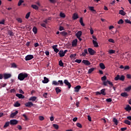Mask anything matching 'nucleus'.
Segmentation results:
<instances>
[{
  "label": "nucleus",
  "mask_w": 131,
  "mask_h": 131,
  "mask_svg": "<svg viewBox=\"0 0 131 131\" xmlns=\"http://www.w3.org/2000/svg\"><path fill=\"white\" fill-rule=\"evenodd\" d=\"M10 122L11 125H16V124H18V121L17 120H11Z\"/></svg>",
  "instance_id": "6e6552de"
},
{
  "label": "nucleus",
  "mask_w": 131,
  "mask_h": 131,
  "mask_svg": "<svg viewBox=\"0 0 131 131\" xmlns=\"http://www.w3.org/2000/svg\"><path fill=\"white\" fill-rule=\"evenodd\" d=\"M88 119L89 121H92V117H91L90 115L88 116Z\"/></svg>",
  "instance_id": "69168bd1"
},
{
  "label": "nucleus",
  "mask_w": 131,
  "mask_h": 131,
  "mask_svg": "<svg viewBox=\"0 0 131 131\" xmlns=\"http://www.w3.org/2000/svg\"><path fill=\"white\" fill-rule=\"evenodd\" d=\"M76 126L80 128H81V127H82V125H81V124H80V123H77Z\"/></svg>",
  "instance_id": "3c124183"
},
{
  "label": "nucleus",
  "mask_w": 131,
  "mask_h": 131,
  "mask_svg": "<svg viewBox=\"0 0 131 131\" xmlns=\"http://www.w3.org/2000/svg\"><path fill=\"white\" fill-rule=\"evenodd\" d=\"M126 77H127V78H128L129 79H131V75H130V74H127Z\"/></svg>",
  "instance_id": "338daca9"
},
{
  "label": "nucleus",
  "mask_w": 131,
  "mask_h": 131,
  "mask_svg": "<svg viewBox=\"0 0 131 131\" xmlns=\"http://www.w3.org/2000/svg\"><path fill=\"white\" fill-rule=\"evenodd\" d=\"M39 119L41 121H42V120H43L45 119V118L42 116H39Z\"/></svg>",
  "instance_id": "5fc2aeb1"
},
{
  "label": "nucleus",
  "mask_w": 131,
  "mask_h": 131,
  "mask_svg": "<svg viewBox=\"0 0 131 131\" xmlns=\"http://www.w3.org/2000/svg\"><path fill=\"white\" fill-rule=\"evenodd\" d=\"M106 89H103L100 91V93L101 95H103V96H106Z\"/></svg>",
  "instance_id": "6ab92c4d"
},
{
  "label": "nucleus",
  "mask_w": 131,
  "mask_h": 131,
  "mask_svg": "<svg viewBox=\"0 0 131 131\" xmlns=\"http://www.w3.org/2000/svg\"><path fill=\"white\" fill-rule=\"evenodd\" d=\"M59 66H60V67H64V63H63V61H62V60H59Z\"/></svg>",
  "instance_id": "e433bc0d"
},
{
  "label": "nucleus",
  "mask_w": 131,
  "mask_h": 131,
  "mask_svg": "<svg viewBox=\"0 0 131 131\" xmlns=\"http://www.w3.org/2000/svg\"><path fill=\"white\" fill-rule=\"evenodd\" d=\"M82 62L84 64V65H86V66H90V65H91V62L88 60H83Z\"/></svg>",
  "instance_id": "9d476101"
},
{
  "label": "nucleus",
  "mask_w": 131,
  "mask_h": 131,
  "mask_svg": "<svg viewBox=\"0 0 131 131\" xmlns=\"http://www.w3.org/2000/svg\"><path fill=\"white\" fill-rule=\"evenodd\" d=\"M20 106H21V104H20L18 101H16L14 104V107H20Z\"/></svg>",
  "instance_id": "bb28decb"
},
{
  "label": "nucleus",
  "mask_w": 131,
  "mask_h": 131,
  "mask_svg": "<svg viewBox=\"0 0 131 131\" xmlns=\"http://www.w3.org/2000/svg\"><path fill=\"white\" fill-rule=\"evenodd\" d=\"M81 89V86L80 85H77L74 88V92L75 93H78L79 92V90Z\"/></svg>",
  "instance_id": "1a4fd4ad"
},
{
  "label": "nucleus",
  "mask_w": 131,
  "mask_h": 131,
  "mask_svg": "<svg viewBox=\"0 0 131 131\" xmlns=\"http://www.w3.org/2000/svg\"><path fill=\"white\" fill-rule=\"evenodd\" d=\"M78 18H79V16L77 13H75L73 14V16H72L73 20H76L77 19H78Z\"/></svg>",
  "instance_id": "9b49d317"
},
{
  "label": "nucleus",
  "mask_w": 131,
  "mask_h": 131,
  "mask_svg": "<svg viewBox=\"0 0 131 131\" xmlns=\"http://www.w3.org/2000/svg\"><path fill=\"white\" fill-rule=\"evenodd\" d=\"M36 99H37V98L35 96L31 97L29 99V101H33L34 102Z\"/></svg>",
  "instance_id": "5701e85b"
},
{
  "label": "nucleus",
  "mask_w": 131,
  "mask_h": 131,
  "mask_svg": "<svg viewBox=\"0 0 131 131\" xmlns=\"http://www.w3.org/2000/svg\"><path fill=\"white\" fill-rule=\"evenodd\" d=\"M23 3H24V1H23V0H19L18 3V7H20V6H21L22 5V4H23Z\"/></svg>",
  "instance_id": "58836bf2"
},
{
  "label": "nucleus",
  "mask_w": 131,
  "mask_h": 131,
  "mask_svg": "<svg viewBox=\"0 0 131 131\" xmlns=\"http://www.w3.org/2000/svg\"><path fill=\"white\" fill-rule=\"evenodd\" d=\"M26 107L31 108L33 106V103L32 102H28L25 104Z\"/></svg>",
  "instance_id": "423d86ee"
},
{
  "label": "nucleus",
  "mask_w": 131,
  "mask_h": 131,
  "mask_svg": "<svg viewBox=\"0 0 131 131\" xmlns=\"http://www.w3.org/2000/svg\"><path fill=\"white\" fill-rule=\"evenodd\" d=\"M113 120L114 123H115L116 125H118V120H117V119L114 118Z\"/></svg>",
  "instance_id": "72a5a7b5"
},
{
  "label": "nucleus",
  "mask_w": 131,
  "mask_h": 131,
  "mask_svg": "<svg viewBox=\"0 0 131 131\" xmlns=\"http://www.w3.org/2000/svg\"><path fill=\"white\" fill-rule=\"evenodd\" d=\"M125 22L126 23H128V24H131V21H130V20H128V19H126V20H125Z\"/></svg>",
  "instance_id": "e2e57ef3"
},
{
  "label": "nucleus",
  "mask_w": 131,
  "mask_h": 131,
  "mask_svg": "<svg viewBox=\"0 0 131 131\" xmlns=\"http://www.w3.org/2000/svg\"><path fill=\"white\" fill-rule=\"evenodd\" d=\"M34 57L33 55H28L25 57L26 61H29L30 60H32Z\"/></svg>",
  "instance_id": "39448f33"
},
{
  "label": "nucleus",
  "mask_w": 131,
  "mask_h": 131,
  "mask_svg": "<svg viewBox=\"0 0 131 131\" xmlns=\"http://www.w3.org/2000/svg\"><path fill=\"white\" fill-rule=\"evenodd\" d=\"M75 62L78 63H81V59H76Z\"/></svg>",
  "instance_id": "052dcab7"
},
{
  "label": "nucleus",
  "mask_w": 131,
  "mask_h": 131,
  "mask_svg": "<svg viewBox=\"0 0 131 131\" xmlns=\"http://www.w3.org/2000/svg\"><path fill=\"white\" fill-rule=\"evenodd\" d=\"M55 91L56 94H59V93H61V89L59 87H56L55 88Z\"/></svg>",
  "instance_id": "a878e982"
},
{
  "label": "nucleus",
  "mask_w": 131,
  "mask_h": 131,
  "mask_svg": "<svg viewBox=\"0 0 131 131\" xmlns=\"http://www.w3.org/2000/svg\"><path fill=\"white\" fill-rule=\"evenodd\" d=\"M16 20L18 22V23H22V19L20 18H17Z\"/></svg>",
  "instance_id": "4d7b16f0"
},
{
  "label": "nucleus",
  "mask_w": 131,
  "mask_h": 131,
  "mask_svg": "<svg viewBox=\"0 0 131 131\" xmlns=\"http://www.w3.org/2000/svg\"><path fill=\"white\" fill-rule=\"evenodd\" d=\"M8 34L10 36H13V35H14V34H13V32L12 31H8Z\"/></svg>",
  "instance_id": "8fccbe9b"
},
{
  "label": "nucleus",
  "mask_w": 131,
  "mask_h": 131,
  "mask_svg": "<svg viewBox=\"0 0 131 131\" xmlns=\"http://www.w3.org/2000/svg\"><path fill=\"white\" fill-rule=\"evenodd\" d=\"M30 16V12H28L26 15V19H28Z\"/></svg>",
  "instance_id": "6e6d98bb"
},
{
  "label": "nucleus",
  "mask_w": 131,
  "mask_h": 131,
  "mask_svg": "<svg viewBox=\"0 0 131 131\" xmlns=\"http://www.w3.org/2000/svg\"><path fill=\"white\" fill-rule=\"evenodd\" d=\"M119 14H120V15H122V16H124V15H125V12H124L122 10H121L119 11Z\"/></svg>",
  "instance_id": "c756f323"
},
{
  "label": "nucleus",
  "mask_w": 131,
  "mask_h": 131,
  "mask_svg": "<svg viewBox=\"0 0 131 131\" xmlns=\"http://www.w3.org/2000/svg\"><path fill=\"white\" fill-rule=\"evenodd\" d=\"M86 54H88V50L85 49L84 50V52H83L82 55H80V56H83V57H85V56H86Z\"/></svg>",
  "instance_id": "4be33fe9"
},
{
  "label": "nucleus",
  "mask_w": 131,
  "mask_h": 131,
  "mask_svg": "<svg viewBox=\"0 0 131 131\" xmlns=\"http://www.w3.org/2000/svg\"><path fill=\"white\" fill-rule=\"evenodd\" d=\"M44 80L42 81L43 83H48L49 82V78H47V77H44Z\"/></svg>",
  "instance_id": "f3484780"
},
{
  "label": "nucleus",
  "mask_w": 131,
  "mask_h": 131,
  "mask_svg": "<svg viewBox=\"0 0 131 131\" xmlns=\"http://www.w3.org/2000/svg\"><path fill=\"white\" fill-rule=\"evenodd\" d=\"M59 15L61 18H65L66 17L65 14L62 12H60Z\"/></svg>",
  "instance_id": "a19ab883"
},
{
  "label": "nucleus",
  "mask_w": 131,
  "mask_h": 131,
  "mask_svg": "<svg viewBox=\"0 0 131 131\" xmlns=\"http://www.w3.org/2000/svg\"><path fill=\"white\" fill-rule=\"evenodd\" d=\"M75 57H76V54H71L70 58H71L72 59H73L74 58H75Z\"/></svg>",
  "instance_id": "c03bdc74"
},
{
  "label": "nucleus",
  "mask_w": 131,
  "mask_h": 131,
  "mask_svg": "<svg viewBox=\"0 0 131 131\" xmlns=\"http://www.w3.org/2000/svg\"><path fill=\"white\" fill-rule=\"evenodd\" d=\"M53 85H59V83L57 81H52Z\"/></svg>",
  "instance_id": "4c0bfd02"
},
{
  "label": "nucleus",
  "mask_w": 131,
  "mask_h": 131,
  "mask_svg": "<svg viewBox=\"0 0 131 131\" xmlns=\"http://www.w3.org/2000/svg\"><path fill=\"white\" fill-rule=\"evenodd\" d=\"M15 96L16 97H17L19 99H24V98H25V96L21 94H16Z\"/></svg>",
  "instance_id": "f8f14e48"
},
{
  "label": "nucleus",
  "mask_w": 131,
  "mask_h": 131,
  "mask_svg": "<svg viewBox=\"0 0 131 131\" xmlns=\"http://www.w3.org/2000/svg\"><path fill=\"white\" fill-rule=\"evenodd\" d=\"M99 66L101 69H105V68H106V67H105V64H104V63H100L99 64Z\"/></svg>",
  "instance_id": "393cba45"
},
{
  "label": "nucleus",
  "mask_w": 131,
  "mask_h": 131,
  "mask_svg": "<svg viewBox=\"0 0 131 131\" xmlns=\"http://www.w3.org/2000/svg\"><path fill=\"white\" fill-rule=\"evenodd\" d=\"M10 122L9 121L6 122L5 123V125H4V128L8 127V126H9V125H10Z\"/></svg>",
  "instance_id": "f704fd0d"
},
{
  "label": "nucleus",
  "mask_w": 131,
  "mask_h": 131,
  "mask_svg": "<svg viewBox=\"0 0 131 131\" xmlns=\"http://www.w3.org/2000/svg\"><path fill=\"white\" fill-rule=\"evenodd\" d=\"M92 42L95 48H98L99 47V44H98V42L96 40H93Z\"/></svg>",
  "instance_id": "a211bd4d"
},
{
  "label": "nucleus",
  "mask_w": 131,
  "mask_h": 131,
  "mask_svg": "<svg viewBox=\"0 0 131 131\" xmlns=\"http://www.w3.org/2000/svg\"><path fill=\"white\" fill-rule=\"evenodd\" d=\"M3 77H4V79H8L11 78V77H12V74L5 73L3 75Z\"/></svg>",
  "instance_id": "20e7f679"
},
{
  "label": "nucleus",
  "mask_w": 131,
  "mask_h": 131,
  "mask_svg": "<svg viewBox=\"0 0 131 131\" xmlns=\"http://www.w3.org/2000/svg\"><path fill=\"white\" fill-rule=\"evenodd\" d=\"M89 8L90 11H92V12H96V10H95L94 7H89Z\"/></svg>",
  "instance_id": "79ce46f5"
},
{
  "label": "nucleus",
  "mask_w": 131,
  "mask_h": 131,
  "mask_svg": "<svg viewBox=\"0 0 131 131\" xmlns=\"http://www.w3.org/2000/svg\"><path fill=\"white\" fill-rule=\"evenodd\" d=\"M121 96L122 97H124V98H126V97H128V94H127L126 92H124L121 94Z\"/></svg>",
  "instance_id": "412c9836"
},
{
  "label": "nucleus",
  "mask_w": 131,
  "mask_h": 131,
  "mask_svg": "<svg viewBox=\"0 0 131 131\" xmlns=\"http://www.w3.org/2000/svg\"><path fill=\"white\" fill-rule=\"evenodd\" d=\"M17 114H18V111H16L15 112L12 113L10 115V117L12 118H14V117H15Z\"/></svg>",
  "instance_id": "ddd939ff"
},
{
  "label": "nucleus",
  "mask_w": 131,
  "mask_h": 131,
  "mask_svg": "<svg viewBox=\"0 0 131 131\" xmlns=\"http://www.w3.org/2000/svg\"><path fill=\"white\" fill-rule=\"evenodd\" d=\"M103 84L105 86H107V84H108V80H107L106 81H104Z\"/></svg>",
  "instance_id": "0e129e2a"
},
{
  "label": "nucleus",
  "mask_w": 131,
  "mask_h": 131,
  "mask_svg": "<svg viewBox=\"0 0 131 131\" xmlns=\"http://www.w3.org/2000/svg\"><path fill=\"white\" fill-rule=\"evenodd\" d=\"M31 7L33 9H34V10H36L37 11V10H38V7L37 6H36V5H32Z\"/></svg>",
  "instance_id": "cd10ccee"
},
{
  "label": "nucleus",
  "mask_w": 131,
  "mask_h": 131,
  "mask_svg": "<svg viewBox=\"0 0 131 131\" xmlns=\"http://www.w3.org/2000/svg\"><path fill=\"white\" fill-rule=\"evenodd\" d=\"M29 74L26 73H20L18 75V79L20 81L24 80L28 77Z\"/></svg>",
  "instance_id": "f257e3e1"
},
{
  "label": "nucleus",
  "mask_w": 131,
  "mask_h": 131,
  "mask_svg": "<svg viewBox=\"0 0 131 131\" xmlns=\"http://www.w3.org/2000/svg\"><path fill=\"white\" fill-rule=\"evenodd\" d=\"M58 83H59V85H61V86H63L64 83H63V80H59L58 81Z\"/></svg>",
  "instance_id": "c9c22d12"
},
{
  "label": "nucleus",
  "mask_w": 131,
  "mask_h": 131,
  "mask_svg": "<svg viewBox=\"0 0 131 131\" xmlns=\"http://www.w3.org/2000/svg\"><path fill=\"white\" fill-rule=\"evenodd\" d=\"M63 83H64V84H66V85H67V86H68V89H71V83H70V82H69L68 80L64 79L63 81Z\"/></svg>",
  "instance_id": "7ed1b4c3"
},
{
  "label": "nucleus",
  "mask_w": 131,
  "mask_h": 131,
  "mask_svg": "<svg viewBox=\"0 0 131 131\" xmlns=\"http://www.w3.org/2000/svg\"><path fill=\"white\" fill-rule=\"evenodd\" d=\"M115 80L117 81V80H121V81H124V79H125V77L123 75H117L114 78Z\"/></svg>",
  "instance_id": "f03ea898"
},
{
  "label": "nucleus",
  "mask_w": 131,
  "mask_h": 131,
  "mask_svg": "<svg viewBox=\"0 0 131 131\" xmlns=\"http://www.w3.org/2000/svg\"><path fill=\"white\" fill-rule=\"evenodd\" d=\"M11 68H17V64L15 63H11Z\"/></svg>",
  "instance_id": "ea45409f"
},
{
  "label": "nucleus",
  "mask_w": 131,
  "mask_h": 131,
  "mask_svg": "<svg viewBox=\"0 0 131 131\" xmlns=\"http://www.w3.org/2000/svg\"><path fill=\"white\" fill-rule=\"evenodd\" d=\"M124 22V21H123V20L122 19H120V20L118 21V24H123Z\"/></svg>",
  "instance_id": "a18cd8bd"
},
{
  "label": "nucleus",
  "mask_w": 131,
  "mask_h": 131,
  "mask_svg": "<svg viewBox=\"0 0 131 131\" xmlns=\"http://www.w3.org/2000/svg\"><path fill=\"white\" fill-rule=\"evenodd\" d=\"M131 90V85L129 86L128 87L126 88L125 89V91H126V92H129V91H130Z\"/></svg>",
  "instance_id": "37998d69"
},
{
  "label": "nucleus",
  "mask_w": 131,
  "mask_h": 131,
  "mask_svg": "<svg viewBox=\"0 0 131 131\" xmlns=\"http://www.w3.org/2000/svg\"><path fill=\"white\" fill-rule=\"evenodd\" d=\"M106 102H112V99L111 98H107L106 99Z\"/></svg>",
  "instance_id": "680f3d73"
},
{
  "label": "nucleus",
  "mask_w": 131,
  "mask_h": 131,
  "mask_svg": "<svg viewBox=\"0 0 131 131\" xmlns=\"http://www.w3.org/2000/svg\"><path fill=\"white\" fill-rule=\"evenodd\" d=\"M77 46V39H75L73 40L72 41V46L73 47H76Z\"/></svg>",
  "instance_id": "2eb2a0df"
},
{
  "label": "nucleus",
  "mask_w": 131,
  "mask_h": 131,
  "mask_svg": "<svg viewBox=\"0 0 131 131\" xmlns=\"http://www.w3.org/2000/svg\"><path fill=\"white\" fill-rule=\"evenodd\" d=\"M106 79H107V77H106V76H104L103 77H101V80L102 81L106 80Z\"/></svg>",
  "instance_id": "13d9d810"
},
{
  "label": "nucleus",
  "mask_w": 131,
  "mask_h": 131,
  "mask_svg": "<svg viewBox=\"0 0 131 131\" xmlns=\"http://www.w3.org/2000/svg\"><path fill=\"white\" fill-rule=\"evenodd\" d=\"M58 55H59V56L62 58V57H64L65 56V54L64 53V51L63 50H60L59 53Z\"/></svg>",
  "instance_id": "4468645a"
},
{
  "label": "nucleus",
  "mask_w": 131,
  "mask_h": 131,
  "mask_svg": "<svg viewBox=\"0 0 131 131\" xmlns=\"http://www.w3.org/2000/svg\"><path fill=\"white\" fill-rule=\"evenodd\" d=\"M82 34V32H81V31H79L78 32H77V33L76 34V36L77 37H80V36H81Z\"/></svg>",
  "instance_id": "dca6fc26"
},
{
  "label": "nucleus",
  "mask_w": 131,
  "mask_h": 131,
  "mask_svg": "<svg viewBox=\"0 0 131 131\" xmlns=\"http://www.w3.org/2000/svg\"><path fill=\"white\" fill-rule=\"evenodd\" d=\"M94 70H95V68H94L90 69L88 70V74H91V73H92V72H93V71H94Z\"/></svg>",
  "instance_id": "2f4dec72"
},
{
  "label": "nucleus",
  "mask_w": 131,
  "mask_h": 131,
  "mask_svg": "<svg viewBox=\"0 0 131 131\" xmlns=\"http://www.w3.org/2000/svg\"><path fill=\"white\" fill-rule=\"evenodd\" d=\"M88 52L89 53V54H90V55L91 56H94V55L95 54V50H94L92 48H88Z\"/></svg>",
  "instance_id": "0eeeda50"
},
{
  "label": "nucleus",
  "mask_w": 131,
  "mask_h": 131,
  "mask_svg": "<svg viewBox=\"0 0 131 131\" xmlns=\"http://www.w3.org/2000/svg\"><path fill=\"white\" fill-rule=\"evenodd\" d=\"M108 53L110 54H115V50H110L109 51H108Z\"/></svg>",
  "instance_id": "49530a36"
},
{
  "label": "nucleus",
  "mask_w": 131,
  "mask_h": 131,
  "mask_svg": "<svg viewBox=\"0 0 131 131\" xmlns=\"http://www.w3.org/2000/svg\"><path fill=\"white\" fill-rule=\"evenodd\" d=\"M124 123H125V124H127L128 125H130L131 122L130 121H128V120H125L124 121Z\"/></svg>",
  "instance_id": "473e14b6"
},
{
  "label": "nucleus",
  "mask_w": 131,
  "mask_h": 131,
  "mask_svg": "<svg viewBox=\"0 0 131 131\" xmlns=\"http://www.w3.org/2000/svg\"><path fill=\"white\" fill-rule=\"evenodd\" d=\"M33 32H34V34H36V33H37V28H36V27H34L33 28Z\"/></svg>",
  "instance_id": "c85d7f7f"
},
{
  "label": "nucleus",
  "mask_w": 131,
  "mask_h": 131,
  "mask_svg": "<svg viewBox=\"0 0 131 131\" xmlns=\"http://www.w3.org/2000/svg\"><path fill=\"white\" fill-rule=\"evenodd\" d=\"M79 22L81 25V26H84V24L83 23V20L82 19V17H80Z\"/></svg>",
  "instance_id": "7c9ffc66"
},
{
  "label": "nucleus",
  "mask_w": 131,
  "mask_h": 131,
  "mask_svg": "<svg viewBox=\"0 0 131 131\" xmlns=\"http://www.w3.org/2000/svg\"><path fill=\"white\" fill-rule=\"evenodd\" d=\"M51 4H56L57 0H49Z\"/></svg>",
  "instance_id": "603ef678"
},
{
  "label": "nucleus",
  "mask_w": 131,
  "mask_h": 131,
  "mask_svg": "<svg viewBox=\"0 0 131 131\" xmlns=\"http://www.w3.org/2000/svg\"><path fill=\"white\" fill-rule=\"evenodd\" d=\"M125 110L126 111H131V106L129 105H127L126 107H125Z\"/></svg>",
  "instance_id": "b1692460"
},
{
  "label": "nucleus",
  "mask_w": 131,
  "mask_h": 131,
  "mask_svg": "<svg viewBox=\"0 0 131 131\" xmlns=\"http://www.w3.org/2000/svg\"><path fill=\"white\" fill-rule=\"evenodd\" d=\"M60 34L62 35V36H66L67 34H68V33L67 32L63 31L62 32H60Z\"/></svg>",
  "instance_id": "aec40b11"
},
{
  "label": "nucleus",
  "mask_w": 131,
  "mask_h": 131,
  "mask_svg": "<svg viewBox=\"0 0 131 131\" xmlns=\"http://www.w3.org/2000/svg\"><path fill=\"white\" fill-rule=\"evenodd\" d=\"M108 41L110 42H112L113 43H115V41H114V40L112 38H110L108 39Z\"/></svg>",
  "instance_id": "864d4df0"
},
{
  "label": "nucleus",
  "mask_w": 131,
  "mask_h": 131,
  "mask_svg": "<svg viewBox=\"0 0 131 131\" xmlns=\"http://www.w3.org/2000/svg\"><path fill=\"white\" fill-rule=\"evenodd\" d=\"M53 125V127H54V128H55L56 129H58L59 128V125L56 124H54Z\"/></svg>",
  "instance_id": "de8ad7c7"
},
{
  "label": "nucleus",
  "mask_w": 131,
  "mask_h": 131,
  "mask_svg": "<svg viewBox=\"0 0 131 131\" xmlns=\"http://www.w3.org/2000/svg\"><path fill=\"white\" fill-rule=\"evenodd\" d=\"M62 30H64V27H63L62 26H60L59 27V31H62Z\"/></svg>",
  "instance_id": "774afa93"
},
{
  "label": "nucleus",
  "mask_w": 131,
  "mask_h": 131,
  "mask_svg": "<svg viewBox=\"0 0 131 131\" xmlns=\"http://www.w3.org/2000/svg\"><path fill=\"white\" fill-rule=\"evenodd\" d=\"M108 84H109L111 86H113L114 84L110 80H107Z\"/></svg>",
  "instance_id": "09e8293b"
},
{
  "label": "nucleus",
  "mask_w": 131,
  "mask_h": 131,
  "mask_svg": "<svg viewBox=\"0 0 131 131\" xmlns=\"http://www.w3.org/2000/svg\"><path fill=\"white\" fill-rule=\"evenodd\" d=\"M23 116L25 118V120H28V118L27 117V116L25 115V114H23Z\"/></svg>",
  "instance_id": "bf43d9fd"
}]
</instances>
